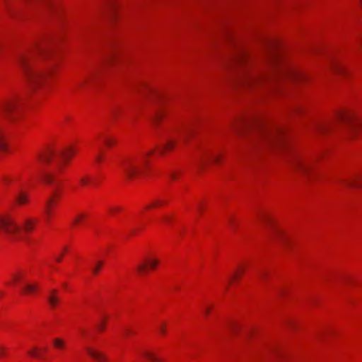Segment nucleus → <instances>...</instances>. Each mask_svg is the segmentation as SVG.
Instances as JSON below:
<instances>
[{
    "mask_svg": "<svg viewBox=\"0 0 362 362\" xmlns=\"http://www.w3.org/2000/svg\"><path fill=\"white\" fill-rule=\"evenodd\" d=\"M165 326V324L163 323L158 327V329L159 332L163 335L165 334V333H166Z\"/></svg>",
    "mask_w": 362,
    "mask_h": 362,
    "instance_id": "obj_32",
    "label": "nucleus"
},
{
    "mask_svg": "<svg viewBox=\"0 0 362 362\" xmlns=\"http://www.w3.org/2000/svg\"><path fill=\"white\" fill-rule=\"evenodd\" d=\"M280 134V130L279 129H273V130H269V131H267L264 133V138L267 140V141H276L278 139V136Z\"/></svg>",
    "mask_w": 362,
    "mask_h": 362,
    "instance_id": "obj_15",
    "label": "nucleus"
},
{
    "mask_svg": "<svg viewBox=\"0 0 362 362\" xmlns=\"http://www.w3.org/2000/svg\"><path fill=\"white\" fill-rule=\"evenodd\" d=\"M170 178H171V179H173V180H175V179L177 178V175L175 174V173L172 172V173H170Z\"/></svg>",
    "mask_w": 362,
    "mask_h": 362,
    "instance_id": "obj_39",
    "label": "nucleus"
},
{
    "mask_svg": "<svg viewBox=\"0 0 362 362\" xmlns=\"http://www.w3.org/2000/svg\"><path fill=\"white\" fill-rule=\"evenodd\" d=\"M143 355L148 359L152 361L158 362L160 361V359L152 352L150 351H144L143 352Z\"/></svg>",
    "mask_w": 362,
    "mask_h": 362,
    "instance_id": "obj_22",
    "label": "nucleus"
},
{
    "mask_svg": "<svg viewBox=\"0 0 362 362\" xmlns=\"http://www.w3.org/2000/svg\"><path fill=\"white\" fill-rule=\"evenodd\" d=\"M12 279L13 283H16L23 279V274H21V272L14 273L12 274Z\"/></svg>",
    "mask_w": 362,
    "mask_h": 362,
    "instance_id": "obj_27",
    "label": "nucleus"
},
{
    "mask_svg": "<svg viewBox=\"0 0 362 362\" xmlns=\"http://www.w3.org/2000/svg\"><path fill=\"white\" fill-rule=\"evenodd\" d=\"M158 263V259L155 257H146L141 262L138 264L136 266V271L139 274H143L146 273L148 269H154Z\"/></svg>",
    "mask_w": 362,
    "mask_h": 362,
    "instance_id": "obj_8",
    "label": "nucleus"
},
{
    "mask_svg": "<svg viewBox=\"0 0 362 362\" xmlns=\"http://www.w3.org/2000/svg\"><path fill=\"white\" fill-rule=\"evenodd\" d=\"M5 354V348L0 346V356H3Z\"/></svg>",
    "mask_w": 362,
    "mask_h": 362,
    "instance_id": "obj_38",
    "label": "nucleus"
},
{
    "mask_svg": "<svg viewBox=\"0 0 362 362\" xmlns=\"http://www.w3.org/2000/svg\"><path fill=\"white\" fill-rule=\"evenodd\" d=\"M153 152L154 150H151L143 155L131 156L124 158L122 161L121 168L125 177L128 180H134L140 177L148 162V157Z\"/></svg>",
    "mask_w": 362,
    "mask_h": 362,
    "instance_id": "obj_4",
    "label": "nucleus"
},
{
    "mask_svg": "<svg viewBox=\"0 0 362 362\" xmlns=\"http://www.w3.org/2000/svg\"><path fill=\"white\" fill-rule=\"evenodd\" d=\"M16 199L19 204H24L27 203L28 200V194L22 191L18 193Z\"/></svg>",
    "mask_w": 362,
    "mask_h": 362,
    "instance_id": "obj_20",
    "label": "nucleus"
},
{
    "mask_svg": "<svg viewBox=\"0 0 362 362\" xmlns=\"http://www.w3.org/2000/svg\"><path fill=\"white\" fill-rule=\"evenodd\" d=\"M163 113L161 111L158 112L156 115V116L154 117V119H153V122L155 124H156L159 122V120L161 119V118L163 117Z\"/></svg>",
    "mask_w": 362,
    "mask_h": 362,
    "instance_id": "obj_30",
    "label": "nucleus"
},
{
    "mask_svg": "<svg viewBox=\"0 0 362 362\" xmlns=\"http://www.w3.org/2000/svg\"><path fill=\"white\" fill-rule=\"evenodd\" d=\"M6 149V145L4 142L3 139L0 136V151H5Z\"/></svg>",
    "mask_w": 362,
    "mask_h": 362,
    "instance_id": "obj_34",
    "label": "nucleus"
},
{
    "mask_svg": "<svg viewBox=\"0 0 362 362\" xmlns=\"http://www.w3.org/2000/svg\"><path fill=\"white\" fill-rule=\"evenodd\" d=\"M272 60H274V62L276 61L277 60V57H276L275 55H274L272 57Z\"/></svg>",
    "mask_w": 362,
    "mask_h": 362,
    "instance_id": "obj_43",
    "label": "nucleus"
},
{
    "mask_svg": "<svg viewBox=\"0 0 362 362\" xmlns=\"http://www.w3.org/2000/svg\"><path fill=\"white\" fill-rule=\"evenodd\" d=\"M238 66V81L245 87L256 88L269 83L272 76L267 71L252 66L250 57L245 51L240 50L233 57L228 65Z\"/></svg>",
    "mask_w": 362,
    "mask_h": 362,
    "instance_id": "obj_1",
    "label": "nucleus"
},
{
    "mask_svg": "<svg viewBox=\"0 0 362 362\" xmlns=\"http://www.w3.org/2000/svg\"><path fill=\"white\" fill-rule=\"evenodd\" d=\"M85 214H78L74 218V224H78L80 223L81 221H82L84 218H85Z\"/></svg>",
    "mask_w": 362,
    "mask_h": 362,
    "instance_id": "obj_29",
    "label": "nucleus"
},
{
    "mask_svg": "<svg viewBox=\"0 0 362 362\" xmlns=\"http://www.w3.org/2000/svg\"><path fill=\"white\" fill-rule=\"evenodd\" d=\"M175 143H176V141L173 139H170V140L168 141L167 143L165 144V146L159 149V151H158L160 155H163L165 151L171 150L174 147Z\"/></svg>",
    "mask_w": 362,
    "mask_h": 362,
    "instance_id": "obj_18",
    "label": "nucleus"
},
{
    "mask_svg": "<svg viewBox=\"0 0 362 362\" xmlns=\"http://www.w3.org/2000/svg\"><path fill=\"white\" fill-rule=\"evenodd\" d=\"M80 182L82 185H85L90 182V179L88 177H83L81 178Z\"/></svg>",
    "mask_w": 362,
    "mask_h": 362,
    "instance_id": "obj_33",
    "label": "nucleus"
},
{
    "mask_svg": "<svg viewBox=\"0 0 362 362\" xmlns=\"http://www.w3.org/2000/svg\"><path fill=\"white\" fill-rule=\"evenodd\" d=\"M45 52V47L37 43L31 51L28 53L21 54L18 57V64L32 88L41 86L48 74L47 71H44L37 68L34 63L35 54L44 53Z\"/></svg>",
    "mask_w": 362,
    "mask_h": 362,
    "instance_id": "obj_2",
    "label": "nucleus"
},
{
    "mask_svg": "<svg viewBox=\"0 0 362 362\" xmlns=\"http://www.w3.org/2000/svg\"><path fill=\"white\" fill-rule=\"evenodd\" d=\"M230 223L231 224V226H232L233 227L234 226H233V223L232 220H230Z\"/></svg>",
    "mask_w": 362,
    "mask_h": 362,
    "instance_id": "obj_49",
    "label": "nucleus"
},
{
    "mask_svg": "<svg viewBox=\"0 0 362 362\" xmlns=\"http://www.w3.org/2000/svg\"><path fill=\"white\" fill-rule=\"evenodd\" d=\"M291 165L296 171L307 175L311 170L313 162L298 156H294L291 160Z\"/></svg>",
    "mask_w": 362,
    "mask_h": 362,
    "instance_id": "obj_6",
    "label": "nucleus"
},
{
    "mask_svg": "<svg viewBox=\"0 0 362 362\" xmlns=\"http://www.w3.org/2000/svg\"><path fill=\"white\" fill-rule=\"evenodd\" d=\"M204 313H205L206 315H208L209 313V308H206L205 310H204Z\"/></svg>",
    "mask_w": 362,
    "mask_h": 362,
    "instance_id": "obj_42",
    "label": "nucleus"
},
{
    "mask_svg": "<svg viewBox=\"0 0 362 362\" xmlns=\"http://www.w3.org/2000/svg\"><path fill=\"white\" fill-rule=\"evenodd\" d=\"M96 160L98 162H101L102 161V156L100 154H98L96 156V158H95Z\"/></svg>",
    "mask_w": 362,
    "mask_h": 362,
    "instance_id": "obj_40",
    "label": "nucleus"
},
{
    "mask_svg": "<svg viewBox=\"0 0 362 362\" xmlns=\"http://www.w3.org/2000/svg\"><path fill=\"white\" fill-rule=\"evenodd\" d=\"M87 353L94 359L99 362H107V357L101 352L96 351L89 346L86 347Z\"/></svg>",
    "mask_w": 362,
    "mask_h": 362,
    "instance_id": "obj_14",
    "label": "nucleus"
},
{
    "mask_svg": "<svg viewBox=\"0 0 362 362\" xmlns=\"http://www.w3.org/2000/svg\"><path fill=\"white\" fill-rule=\"evenodd\" d=\"M57 290H52L50 295L47 296V300L50 305L54 308L59 301V298L56 296Z\"/></svg>",
    "mask_w": 362,
    "mask_h": 362,
    "instance_id": "obj_17",
    "label": "nucleus"
},
{
    "mask_svg": "<svg viewBox=\"0 0 362 362\" xmlns=\"http://www.w3.org/2000/svg\"><path fill=\"white\" fill-rule=\"evenodd\" d=\"M220 158L211 152H202L197 158V163L200 168H203L208 163H218Z\"/></svg>",
    "mask_w": 362,
    "mask_h": 362,
    "instance_id": "obj_10",
    "label": "nucleus"
},
{
    "mask_svg": "<svg viewBox=\"0 0 362 362\" xmlns=\"http://www.w3.org/2000/svg\"><path fill=\"white\" fill-rule=\"evenodd\" d=\"M16 108V101L14 99L6 100L0 103V116L13 120L15 119L13 112Z\"/></svg>",
    "mask_w": 362,
    "mask_h": 362,
    "instance_id": "obj_7",
    "label": "nucleus"
},
{
    "mask_svg": "<svg viewBox=\"0 0 362 362\" xmlns=\"http://www.w3.org/2000/svg\"><path fill=\"white\" fill-rule=\"evenodd\" d=\"M192 134L191 130L189 128H187L184 132L181 133V136L184 140H186L188 136Z\"/></svg>",
    "mask_w": 362,
    "mask_h": 362,
    "instance_id": "obj_31",
    "label": "nucleus"
},
{
    "mask_svg": "<svg viewBox=\"0 0 362 362\" xmlns=\"http://www.w3.org/2000/svg\"><path fill=\"white\" fill-rule=\"evenodd\" d=\"M329 68L332 71L337 74H344L346 73V69L344 66L334 59L330 60Z\"/></svg>",
    "mask_w": 362,
    "mask_h": 362,
    "instance_id": "obj_13",
    "label": "nucleus"
},
{
    "mask_svg": "<svg viewBox=\"0 0 362 362\" xmlns=\"http://www.w3.org/2000/svg\"><path fill=\"white\" fill-rule=\"evenodd\" d=\"M314 128L316 131L322 132L327 131V129H328V127L326 125L322 124H315Z\"/></svg>",
    "mask_w": 362,
    "mask_h": 362,
    "instance_id": "obj_28",
    "label": "nucleus"
},
{
    "mask_svg": "<svg viewBox=\"0 0 362 362\" xmlns=\"http://www.w3.org/2000/svg\"><path fill=\"white\" fill-rule=\"evenodd\" d=\"M288 71V74L289 75H291L292 77H300V74L297 73L296 71H293V70H291L289 69Z\"/></svg>",
    "mask_w": 362,
    "mask_h": 362,
    "instance_id": "obj_36",
    "label": "nucleus"
},
{
    "mask_svg": "<svg viewBox=\"0 0 362 362\" xmlns=\"http://www.w3.org/2000/svg\"><path fill=\"white\" fill-rule=\"evenodd\" d=\"M238 277V274L237 273H235L233 276V279H235V278H237Z\"/></svg>",
    "mask_w": 362,
    "mask_h": 362,
    "instance_id": "obj_45",
    "label": "nucleus"
},
{
    "mask_svg": "<svg viewBox=\"0 0 362 362\" xmlns=\"http://www.w3.org/2000/svg\"><path fill=\"white\" fill-rule=\"evenodd\" d=\"M28 354L35 358H41V353L37 347H34L33 350L28 351Z\"/></svg>",
    "mask_w": 362,
    "mask_h": 362,
    "instance_id": "obj_24",
    "label": "nucleus"
},
{
    "mask_svg": "<svg viewBox=\"0 0 362 362\" xmlns=\"http://www.w3.org/2000/svg\"><path fill=\"white\" fill-rule=\"evenodd\" d=\"M100 136L103 139L105 144L107 146L110 147L114 144L115 140L113 139L107 137V136Z\"/></svg>",
    "mask_w": 362,
    "mask_h": 362,
    "instance_id": "obj_25",
    "label": "nucleus"
},
{
    "mask_svg": "<svg viewBox=\"0 0 362 362\" xmlns=\"http://www.w3.org/2000/svg\"><path fill=\"white\" fill-rule=\"evenodd\" d=\"M37 223L33 218H26L20 226L11 216H0V230L12 241L25 240Z\"/></svg>",
    "mask_w": 362,
    "mask_h": 362,
    "instance_id": "obj_3",
    "label": "nucleus"
},
{
    "mask_svg": "<svg viewBox=\"0 0 362 362\" xmlns=\"http://www.w3.org/2000/svg\"><path fill=\"white\" fill-rule=\"evenodd\" d=\"M105 328V322H100V323L98 325V329L100 331H103Z\"/></svg>",
    "mask_w": 362,
    "mask_h": 362,
    "instance_id": "obj_37",
    "label": "nucleus"
},
{
    "mask_svg": "<svg viewBox=\"0 0 362 362\" xmlns=\"http://www.w3.org/2000/svg\"><path fill=\"white\" fill-rule=\"evenodd\" d=\"M288 71H289V69H285V70H283V72H286V74H288Z\"/></svg>",
    "mask_w": 362,
    "mask_h": 362,
    "instance_id": "obj_48",
    "label": "nucleus"
},
{
    "mask_svg": "<svg viewBox=\"0 0 362 362\" xmlns=\"http://www.w3.org/2000/svg\"><path fill=\"white\" fill-rule=\"evenodd\" d=\"M42 178L47 184L51 185L54 183V175L52 173H43Z\"/></svg>",
    "mask_w": 362,
    "mask_h": 362,
    "instance_id": "obj_19",
    "label": "nucleus"
},
{
    "mask_svg": "<svg viewBox=\"0 0 362 362\" xmlns=\"http://www.w3.org/2000/svg\"><path fill=\"white\" fill-rule=\"evenodd\" d=\"M121 209L118 206L111 207L109 209V211L112 214H115L117 211H119Z\"/></svg>",
    "mask_w": 362,
    "mask_h": 362,
    "instance_id": "obj_35",
    "label": "nucleus"
},
{
    "mask_svg": "<svg viewBox=\"0 0 362 362\" xmlns=\"http://www.w3.org/2000/svg\"><path fill=\"white\" fill-rule=\"evenodd\" d=\"M163 203H164V202H163L162 200H160L159 199H156L153 200L152 202H151L148 204H147L146 208L148 209H151L153 207H155V206H157L159 205H162Z\"/></svg>",
    "mask_w": 362,
    "mask_h": 362,
    "instance_id": "obj_23",
    "label": "nucleus"
},
{
    "mask_svg": "<svg viewBox=\"0 0 362 362\" xmlns=\"http://www.w3.org/2000/svg\"><path fill=\"white\" fill-rule=\"evenodd\" d=\"M53 344L56 349H62L65 347V341L60 338H55L53 339Z\"/></svg>",
    "mask_w": 362,
    "mask_h": 362,
    "instance_id": "obj_21",
    "label": "nucleus"
},
{
    "mask_svg": "<svg viewBox=\"0 0 362 362\" xmlns=\"http://www.w3.org/2000/svg\"><path fill=\"white\" fill-rule=\"evenodd\" d=\"M103 261H97L96 263H95V266L94 267H93L92 269V272L94 274H96L99 272L101 267L103 266Z\"/></svg>",
    "mask_w": 362,
    "mask_h": 362,
    "instance_id": "obj_26",
    "label": "nucleus"
},
{
    "mask_svg": "<svg viewBox=\"0 0 362 362\" xmlns=\"http://www.w3.org/2000/svg\"><path fill=\"white\" fill-rule=\"evenodd\" d=\"M361 3L362 4V0H360Z\"/></svg>",
    "mask_w": 362,
    "mask_h": 362,
    "instance_id": "obj_51",
    "label": "nucleus"
},
{
    "mask_svg": "<svg viewBox=\"0 0 362 362\" xmlns=\"http://www.w3.org/2000/svg\"><path fill=\"white\" fill-rule=\"evenodd\" d=\"M110 6H111V10H112V12H115V6L111 5Z\"/></svg>",
    "mask_w": 362,
    "mask_h": 362,
    "instance_id": "obj_44",
    "label": "nucleus"
},
{
    "mask_svg": "<svg viewBox=\"0 0 362 362\" xmlns=\"http://www.w3.org/2000/svg\"><path fill=\"white\" fill-rule=\"evenodd\" d=\"M199 210L200 211H202V206H201V205L199 206Z\"/></svg>",
    "mask_w": 362,
    "mask_h": 362,
    "instance_id": "obj_50",
    "label": "nucleus"
},
{
    "mask_svg": "<svg viewBox=\"0 0 362 362\" xmlns=\"http://www.w3.org/2000/svg\"><path fill=\"white\" fill-rule=\"evenodd\" d=\"M169 219H170V218H168V217H165L164 218V221H168Z\"/></svg>",
    "mask_w": 362,
    "mask_h": 362,
    "instance_id": "obj_46",
    "label": "nucleus"
},
{
    "mask_svg": "<svg viewBox=\"0 0 362 362\" xmlns=\"http://www.w3.org/2000/svg\"><path fill=\"white\" fill-rule=\"evenodd\" d=\"M74 150L72 149L71 148L62 150L59 152H57L52 149H48L39 155V159L43 163H49L52 160V158L59 156V157L62 160V161L66 162L74 153Z\"/></svg>",
    "mask_w": 362,
    "mask_h": 362,
    "instance_id": "obj_5",
    "label": "nucleus"
},
{
    "mask_svg": "<svg viewBox=\"0 0 362 362\" xmlns=\"http://www.w3.org/2000/svg\"><path fill=\"white\" fill-rule=\"evenodd\" d=\"M125 332H126L127 334H131L132 333L129 329H127Z\"/></svg>",
    "mask_w": 362,
    "mask_h": 362,
    "instance_id": "obj_47",
    "label": "nucleus"
},
{
    "mask_svg": "<svg viewBox=\"0 0 362 362\" xmlns=\"http://www.w3.org/2000/svg\"><path fill=\"white\" fill-rule=\"evenodd\" d=\"M337 119L344 123L350 124V131L355 132L358 128L357 122L355 121V117L351 112H339Z\"/></svg>",
    "mask_w": 362,
    "mask_h": 362,
    "instance_id": "obj_9",
    "label": "nucleus"
},
{
    "mask_svg": "<svg viewBox=\"0 0 362 362\" xmlns=\"http://www.w3.org/2000/svg\"><path fill=\"white\" fill-rule=\"evenodd\" d=\"M58 195V191L57 189L55 188L53 190V195L50 197L45 203V213L46 215V220L48 221L52 216V207L54 203V197H57Z\"/></svg>",
    "mask_w": 362,
    "mask_h": 362,
    "instance_id": "obj_12",
    "label": "nucleus"
},
{
    "mask_svg": "<svg viewBox=\"0 0 362 362\" xmlns=\"http://www.w3.org/2000/svg\"><path fill=\"white\" fill-rule=\"evenodd\" d=\"M62 255H60L59 257H57V258H56L57 262H61V260H62Z\"/></svg>",
    "mask_w": 362,
    "mask_h": 362,
    "instance_id": "obj_41",
    "label": "nucleus"
},
{
    "mask_svg": "<svg viewBox=\"0 0 362 362\" xmlns=\"http://www.w3.org/2000/svg\"><path fill=\"white\" fill-rule=\"evenodd\" d=\"M362 180V174L354 175L349 179H341L339 180L342 185L349 187H361L362 184L359 181Z\"/></svg>",
    "mask_w": 362,
    "mask_h": 362,
    "instance_id": "obj_11",
    "label": "nucleus"
},
{
    "mask_svg": "<svg viewBox=\"0 0 362 362\" xmlns=\"http://www.w3.org/2000/svg\"><path fill=\"white\" fill-rule=\"evenodd\" d=\"M38 287L39 286L37 284L27 283L24 285L23 291L26 294H31L36 292L38 289Z\"/></svg>",
    "mask_w": 362,
    "mask_h": 362,
    "instance_id": "obj_16",
    "label": "nucleus"
}]
</instances>
